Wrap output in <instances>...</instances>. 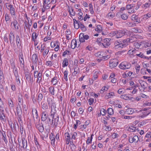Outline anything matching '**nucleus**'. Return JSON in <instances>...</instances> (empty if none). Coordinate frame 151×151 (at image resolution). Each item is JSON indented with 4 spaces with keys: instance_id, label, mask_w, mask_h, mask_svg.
<instances>
[{
    "instance_id": "obj_60",
    "label": "nucleus",
    "mask_w": 151,
    "mask_h": 151,
    "mask_svg": "<svg viewBox=\"0 0 151 151\" xmlns=\"http://www.w3.org/2000/svg\"><path fill=\"white\" fill-rule=\"evenodd\" d=\"M70 15L71 16H74L75 15V12L74 10H69Z\"/></svg>"
},
{
    "instance_id": "obj_57",
    "label": "nucleus",
    "mask_w": 151,
    "mask_h": 151,
    "mask_svg": "<svg viewBox=\"0 0 151 151\" xmlns=\"http://www.w3.org/2000/svg\"><path fill=\"white\" fill-rule=\"evenodd\" d=\"M80 122V121L78 120H76V123L74 125V129L75 130L76 129L77 127V126H78V124Z\"/></svg>"
},
{
    "instance_id": "obj_29",
    "label": "nucleus",
    "mask_w": 151,
    "mask_h": 151,
    "mask_svg": "<svg viewBox=\"0 0 151 151\" xmlns=\"http://www.w3.org/2000/svg\"><path fill=\"white\" fill-rule=\"evenodd\" d=\"M32 112L33 117H35L37 118L38 116L37 110L35 109H33L32 110Z\"/></svg>"
},
{
    "instance_id": "obj_50",
    "label": "nucleus",
    "mask_w": 151,
    "mask_h": 151,
    "mask_svg": "<svg viewBox=\"0 0 151 151\" xmlns=\"http://www.w3.org/2000/svg\"><path fill=\"white\" fill-rule=\"evenodd\" d=\"M86 127L87 125L86 124L81 125L80 126V128L82 131L86 129Z\"/></svg>"
},
{
    "instance_id": "obj_56",
    "label": "nucleus",
    "mask_w": 151,
    "mask_h": 151,
    "mask_svg": "<svg viewBox=\"0 0 151 151\" xmlns=\"http://www.w3.org/2000/svg\"><path fill=\"white\" fill-rule=\"evenodd\" d=\"M80 27L82 29L83 31H85L86 30V28L84 26V25L82 24H81L80 25Z\"/></svg>"
},
{
    "instance_id": "obj_1",
    "label": "nucleus",
    "mask_w": 151,
    "mask_h": 151,
    "mask_svg": "<svg viewBox=\"0 0 151 151\" xmlns=\"http://www.w3.org/2000/svg\"><path fill=\"white\" fill-rule=\"evenodd\" d=\"M128 31L126 30H119V31L112 32L111 33L112 36H116V37L118 38L122 37L125 35H127Z\"/></svg>"
},
{
    "instance_id": "obj_55",
    "label": "nucleus",
    "mask_w": 151,
    "mask_h": 151,
    "mask_svg": "<svg viewBox=\"0 0 151 151\" xmlns=\"http://www.w3.org/2000/svg\"><path fill=\"white\" fill-rule=\"evenodd\" d=\"M94 101V99L93 98H90L88 100V102L90 105L93 104Z\"/></svg>"
},
{
    "instance_id": "obj_42",
    "label": "nucleus",
    "mask_w": 151,
    "mask_h": 151,
    "mask_svg": "<svg viewBox=\"0 0 151 151\" xmlns=\"http://www.w3.org/2000/svg\"><path fill=\"white\" fill-rule=\"evenodd\" d=\"M42 73L40 72V71L38 72V74L37 76V81H40L42 79Z\"/></svg>"
},
{
    "instance_id": "obj_13",
    "label": "nucleus",
    "mask_w": 151,
    "mask_h": 151,
    "mask_svg": "<svg viewBox=\"0 0 151 151\" xmlns=\"http://www.w3.org/2000/svg\"><path fill=\"white\" fill-rule=\"evenodd\" d=\"M26 18L27 20V21H25L24 22V24L25 25L24 27H26L27 29L28 28H29V27L31 26V24H30L29 23V20L28 18L27 17V14H26L25 15Z\"/></svg>"
},
{
    "instance_id": "obj_34",
    "label": "nucleus",
    "mask_w": 151,
    "mask_h": 151,
    "mask_svg": "<svg viewBox=\"0 0 151 151\" xmlns=\"http://www.w3.org/2000/svg\"><path fill=\"white\" fill-rule=\"evenodd\" d=\"M128 40H129L128 38L124 40L123 41L122 43L123 44V45H124V47H125L128 45L129 44V43H130L129 41Z\"/></svg>"
},
{
    "instance_id": "obj_4",
    "label": "nucleus",
    "mask_w": 151,
    "mask_h": 151,
    "mask_svg": "<svg viewBox=\"0 0 151 151\" xmlns=\"http://www.w3.org/2000/svg\"><path fill=\"white\" fill-rule=\"evenodd\" d=\"M131 64L127 62H123L119 65V68L123 70L129 69L131 67Z\"/></svg>"
},
{
    "instance_id": "obj_6",
    "label": "nucleus",
    "mask_w": 151,
    "mask_h": 151,
    "mask_svg": "<svg viewBox=\"0 0 151 151\" xmlns=\"http://www.w3.org/2000/svg\"><path fill=\"white\" fill-rule=\"evenodd\" d=\"M79 45V42H78L77 43L76 39H74L72 40L71 44V47L72 49H74L76 47H78Z\"/></svg>"
},
{
    "instance_id": "obj_21",
    "label": "nucleus",
    "mask_w": 151,
    "mask_h": 151,
    "mask_svg": "<svg viewBox=\"0 0 151 151\" xmlns=\"http://www.w3.org/2000/svg\"><path fill=\"white\" fill-rule=\"evenodd\" d=\"M93 136V134H92L90 137H89L88 138L86 141L87 145H89L91 143Z\"/></svg>"
},
{
    "instance_id": "obj_24",
    "label": "nucleus",
    "mask_w": 151,
    "mask_h": 151,
    "mask_svg": "<svg viewBox=\"0 0 151 151\" xmlns=\"http://www.w3.org/2000/svg\"><path fill=\"white\" fill-rule=\"evenodd\" d=\"M16 42L17 47H20L21 43L19 37L18 35H17L16 37Z\"/></svg>"
},
{
    "instance_id": "obj_62",
    "label": "nucleus",
    "mask_w": 151,
    "mask_h": 151,
    "mask_svg": "<svg viewBox=\"0 0 151 151\" xmlns=\"http://www.w3.org/2000/svg\"><path fill=\"white\" fill-rule=\"evenodd\" d=\"M150 5V4H149V3H146L145 4L143 5V6L144 7H143V8H144L145 9H147L148 8L149 6Z\"/></svg>"
},
{
    "instance_id": "obj_51",
    "label": "nucleus",
    "mask_w": 151,
    "mask_h": 151,
    "mask_svg": "<svg viewBox=\"0 0 151 151\" xmlns=\"http://www.w3.org/2000/svg\"><path fill=\"white\" fill-rule=\"evenodd\" d=\"M47 47H46L45 45H42L40 47V51L41 52H43L47 49Z\"/></svg>"
},
{
    "instance_id": "obj_5",
    "label": "nucleus",
    "mask_w": 151,
    "mask_h": 151,
    "mask_svg": "<svg viewBox=\"0 0 151 151\" xmlns=\"http://www.w3.org/2000/svg\"><path fill=\"white\" fill-rule=\"evenodd\" d=\"M118 64L117 60L116 59H114L110 60L109 65L111 68H113L116 67Z\"/></svg>"
},
{
    "instance_id": "obj_53",
    "label": "nucleus",
    "mask_w": 151,
    "mask_h": 151,
    "mask_svg": "<svg viewBox=\"0 0 151 151\" xmlns=\"http://www.w3.org/2000/svg\"><path fill=\"white\" fill-rule=\"evenodd\" d=\"M106 127L105 130L107 131H111L112 130L111 127L110 126L105 125Z\"/></svg>"
},
{
    "instance_id": "obj_58",
    "label": "nucleus",
    "mask_w": 151,
    "mask_h": 151,
    "mask_svg": "<svg viewBox=\"0 0 151 151\" xmlns=\"http://www.w3.org/2000/svg\"><path fill=\"white\" fill-rule=\"evenodd\" d=\"M86 50H88L89 51H91L93 50V47L91 45H89L86 47Z\"/></svg>"
},
{
    "instance_id": "obj_25",
    "label": "nucleus",
    "mask_w": 151,
    "mask_h": 151,
    "mask_svg": "<svg viewBox=\"0 0 151 151\" xmlns=\"http://www.w3.org/2000/svg\"><path fill=\"white\" fill-rule=\"evenodd\" d=\"M135 53H136L135 50L130 49L128 51L127 54L129 55L135 56Z\"/></svg>"
},
{
    "instance_id": "obj_59",
    "label": "nucleus",
    "mask_w": 151,
    "mask_h": 151,
    "mask_svg": "<svg viewBox=\"0 0 151 151\" xmlns=\"http://www.w3.org/2000/svg\"><path fill=\"white\" fill-rule=\"evenodd\" d=\"M121 17L122 19L124 20H126L128 18V16L125 14H122Z\"/></svg>"
},
{
    "instance_id": "obj_3",
    "label": "nucleus",
    "mask_w": 151,
    "mask_h": 151,
    "mask_svg": "<svg viewBox=\"0 0 151 151\" xmlns=\"http://www.w3.org/2000/svg\"><path fill=\"white\" fill-rule=\"evenodd\" d=\"M47 102L49 107L51 108V114H54L56 112V105L55 103L50 99H48Z\"/></svg>"
},
{
    "instance_id": "obj_63",
    "label": "nucleus",
    "mask_w": 151,
    "mask_h": 151,
    "mask_svg": "<svg viewBox=\"0 0 151 151\" xmlns=\"http://www.w3.org/2000/svg\"><path fill=\"white\" fill-rule=\"evenodd\" d=\"M9 106L10 107H13V102L11 99H10L9 101Z\"/></svg>"
},
{
    "instance_id": "obj_14",
    "label": "nucleus",
    "mask_w": 151,
    "mask_h": 151,
    "mask_svg": "<svg viewBox=\"0 0 151 151\" xmlns=\"http://www.w3.org/2000/svg\"><path fill=\"white\" fill-rule=\"evenodd\" d=\"M16 29H18L20 27L19 25L16 20H14L12 23Z\"/></svg>"
},
{
    "instance_id": "obj_43",
    "label": "nucleus",
    "mask_w": 151,
    "mask_h": 151,
    "mask_svg": "<svg viewBox=\"0 0 151 151\" xmlns=\"http://www.w3.org/2000/svg\"><path fill=\"white\" fill-rule=\"evenodd\" d=\"M120 98L121 99H122L126 100H128L129 99V96L127 95H122L120 96Z\"/></svg>"
},
{
    "instance_id": "obj_33",
    "label": "nucleus",
    "mask_w": 151,
    "mask_h": 151,
    "mask_svg": "<svg viewBox=\"0 0 151 151\" xmlns=\"http://www.w3.org/2000/svg\"><path fill=\"white\" fill-rule=\"evenodd\" d=\"M71 138L74 140L76 139V137L77 136V134L76 132H73L71 133Z\"/></svg>"
},
{
    "instance_id": "obj_44",
    "label": "nucleus",
    "mask_w": 151,
    "mask_h": 151,
    "mask_svg": "<svg viewBox=\"0 0 151 151\" xmlns=\"http://www.w3.org/2000/svg\"><path fill=\"white\" fill-rule=\"evenodd\" d=\"M127 24L129 27H132L136 26V23L133 22H127Z\"/></svg>"
},
{
    "instance_id": "obj_9",
    "label": "nucleus",
    "mask_w": 151,
    "mask_h": 151,
    "mask_svg": "<svg viewBox=\"0 0 151 151\" xmlns=\"http://www.w3.org/2000/svg\"><path fill=\"white\" fill-rule=\"evenodd\" d=\"M139 140V137L137 136H134V137H130L129 138V141L130 143L133 142H137Z\"/></svg>"
},
{
    "instance_id": "obj_11",
    "label": "nucleus",
    "mask_w": 151,
    "mask_h": 151,
    "mask_svg": "<svg viewBox=\"0 0 151 151\" xmlns=\"http://www.w3.org/2000/svg\"><path fill=\"white\" fill-rule=\"evenodd\" d=\"M47 117L46 111H44L42 113L41 120L42 121H45L47 119Z\"/></svg>"
},
{
    "instance_id": "obj_35",
    "label": "nucleus",
    "mask_w": 151,
    "mask_h": 151,
    "mask_svg": "<svg viewBox=\"0 0 151 151\" xmlns=\"http://www.w3.org/2000/svg\"><path fill=\"white\" fill-rule=\"evenodd\" d=\"M49 90L50 93L52 95H54L55 94L54 92V88L53 87H51L49 88Z\"/></svg>"
},
{
    "instance_id": "obj_36",
    "label": "nucleus",
    "mask_w": 151,
    "mask_h": 151,
    "mask_svg": "<svg viewBox=\"0 0 151 151\" xmlns=\"http://www.w3.org/2000/svg\"><path fill=\"white\" fill-rule=\"evenodd\" d=\"M136 127H134L133 126H130L128 128V130L130 132H135L136 131Z\"/></svg>"
},
{
    "instance_id": "obj_18",
    "label": "nucleus",
    "mask_w": 151,
    "mask_h": 151,
    "mask_svg": "<svg viewBox=\"0 0 151 151\" xmlns=\"http://www.w3.org/2000/svg\"><path fill=\"white\" fill-rule=\"evenodd\" d=\"M65 140L66 141V144H68L69 143V141L70 139V135L68 133H66L65 134Z\"/></svg>"
},
{
    "instance_id": "obj_12",
    "label": "nucleus",
    "mask_w": 151,
    "mask_h": 151,
    "mask_svg": "<svg viewBox=\"0 0 151 151\" xmlns=\"http://www.w3.org/2000/svg\"><path fill=\"white\" fill-rule=\"evenodd\" d=\"M115 96L114 93L113 92H111L107 93L105 97L106 99L113 98Z\"/></svg>"
},
{
    "instance_id": "obj_7",
    "label": "nucleus",
    "mask_w": 151,
    "mask_h": 151,
    "mask_svg": "<svg viewBox=\"0 0 151 151\" xmlns=\"http://www.w3.org/2000/svg\"><path fill=\"white\" fill-rule=\"evenodd\" d=\"M110 40L108 38H105L102 40V44L105 47H106L110 44Z\"/></svg>"
},
{
    "instance_id": "obj_40",
    "label": "nucleus",
    "mask_w": 151,
    "mask_h": 151,
    "mask_svg": "<svg viewBox=\"0 0 151 151\" xmlns=\"http://www.w3.org/2000/svg\"><path fill=\"white\" fill-rule=\"evenodd\" d=\"M132 31L134 32L141 33L142 32V31L140 29H138L136 28L132 29Z\"/></svg>"
},
{
    "instance_id": "obj_37",
    "label": "nucleus",
    "mask_w": 151,
    "mask_h": 151,
    "mask_svg": "<svg viewBox=\"0 0 151 151\" xmlns=\"http://www.w3.org/2000/svg\"><path fill=\"white\" fill-rule=\"evenodd\" d=\"M38 36V34L35 32H34L32 35V40L34 42H35V39H36Z\"/></svg>"
},
{
    "instance_id": "obj_15",
    "label": "nucleus",
    "mask_w": 151,
    "mask_h": 151,
    "mask_svg": "<svg viewBox=\"0 0 151 151\" xmlns=\"http://www.w3.org/2000/svg\"><path fill=\"white\" fill-rule=\"evenodd\" d=\"M109 88V86L107 85L102 87L100 91V93H102L104 92L107 91Z\"/></svg>"
},
{
    "instance_id": "obj_41",
    "label": "nucleus",
    "mask_w": 151,
    "mask_h": 151,
    "mask_svg": "<svg viewBox=\"0 0 151 151\" xmlns=\"http://www.w3.org/2000/svg\"><path fill=\"white\" fill-rule=\"evenodd\" d=\"M107 16L109 19H111L113 18L114 17L115 14L113 13L110 12L108 14Z\"/></svg>"
},
{
    "instance_id": "obj_22",
    "label": "nucleus",
    "mask_w": 151,
    "mask_h": 151,
    "mask_svg": "<svg viewBox=\"0 0 151 151\" xmlns=\"http://www.w3.org/2000/svg\"><path fill=\"white\" fill-rule=\"evenodd\" d=\"M19 60L21 67H24V63L23 57L22 55H20L19 56Z\"/></svg>"
},
{
    "instance_id": "obj_30",
    "label": "nucleus",
    "mask_w": 151,
    "mask_h": 151,
    "mask_svg": "<svg viewBox=\"0 0 151 151\" xmlns=\"http://www.w3.org/2000/svg\"><path fill=\"white\" fill-rule=\"evenodd\" d=\"M136 55L138 57L142 58H146V57L141 52H140L139 53H136H136H135V56Z\"/></svg>"
},
{
    "instance_id": "obj_26",
    "label": "nucleus",
    "mask_w": 151,
    "mask_h": 151,
    "mask_svg": "<svg viewBox=\"0 0 151 151\" xmlns=\"http://www.w3.org/2000/svg\"><path fill=\"white\" fill-rule=\"evenodd\" d=\"M49 47H47V49L43 51L42 55L44 57H45L48 54L49 52Z\"/></svg>"
},
{
    "instance_id": "obj_54",
    "label": "nucleus",
    "mask_w": 151,
    "mask_h": 151,
    "mask_svg": "<svg viewBox=\"0 0 151 151\" xmlns=\"http://www.w3.org/2000/svg\"><path fill=\"white\" fill-rule=\"evenodd\" d=\"M83 34H81L79 36L80 41L81 42H83L84 41V39L82 37Z\"/></svg>"
},
{
    "instance_id": "obj_39",
    "label": "nucleus",
    "mask_w": 151,
    "mask_h": 151,
    "mask_svg": "<svg viewBox=\"0 0 151 151\" xmlns=\"http://www.w3.org/2000/svg\"><path fill=\"white\" fill-rule=\"evenodd\" d=\"M6 6L8 9H12L14 8L9 3H6Z\"/></svg>"
},
{
    "instance_id": "obj_49",
    "label": "nucleus",
    "mask_w": 151,
    "mask_h": 151,
    "mask_svg": "<svg viewBox=\"0 0 151 151\" xmlns=\"http://www.w3.org/2000/svg\"><path fill=\"white\" fill-rule=\"evenodd\" d=\"M108 113L109 115H112L113 114V110L111 108H109L108 109Z\"/></svg>"
},
{
    "instance_id": "obj_19",
    "label": "nucleus",
    "mask_w": 151,
    "mask_h": 151,
    "mask_svg": "<svg viewBox=\"0 0 151 151\" xmlns=\"http://www.w3.org/2000/svg\"><path fill=\"white\" fill-rule=\"evenodd\" d=\"M68 60L66 58L64 59L62 63V67L65 68L68 66Z\"/></svg>"
},
{
    "instance_id": "obj_46",
    "label": "nucleus",
    "mask_w": 151,
    "mask_h": 151,
    "mask_svg": "<svg viewBox=\"0 0 151 151\" xmlns=\"http://www.w3.org/2000/svg\"><path fill=\"white\" fill-rule=\"evenodd\" d=\"M106 111L104 109L102 108L101 109L100 111L101 114L104 116L105 115Z\"/></svg>"
},
{
    "instance_id": "obj_38",
    "label": "nucleus",
    "mask_w": 151,
    "mask_h": 151,
    "mask_svg": "<svg viewBox=\"0 0 151 151\" xmlns=\"http://www.w3.org/2000/svg\"><path fill=\"white\" fill-rule=\"evenodd\" d=\"M99 71H96L93 73V78L94 80H96L98 77V75L99 73Z\"/></svg>"
},
{
    "instance_id": "obj_28",
    "label": "nucleus",
    "mask_w": 151,
    "mask_h": 151,
    "mask_svg": "<svg viewBox=\"0 0 151 151\" xmlns=\"http://www.w3.org/2000/svg\"><path fill=\"white\" fill-rule=\"evenodd\" d=\"M95 31L98 32H100L102 30V28L100 25H98L96 28L95 29Z\"/></svg>"
},
{
    "instance_id": "obj_45",
    "label": "nucleus",
    "mask_w": 151,
    "mask_h": 151,
    "mask_svg": "<svg viewBox=\"0 0 151 151\" xmlns=\"http://www.w3.org/2000/svg\"><path fill=\"white\" fill-rule=\"evenodd\" d=\"M118 93L119 94H122L124 93L125 90L124 89L122 88L119 89L117 91Z\"/></svg>"
},
{
    "instance_id": "obj_23",
    "label": "nucleus",
    "mask_w": 151,
    "mask_h": 151,
    "mask_svg": "<svg viewBox=\"0 0 151 151\" xmlns=\"http://www.w3.org/2000/svg\"><path fill=\"white\" fill-rule=\"evenodd\" d=\"M128 41L130 42H132L135 41H136L137 38L135 37V36L134 35L133 37H131L128 38Z\"/></svg>"
},
{
    "instance_id": "obj_27",
    "label": "nucleus",
    "mask_w": 151,
    "mask_h": 151,
    "mask_svg": "<svg viewBox=\"0 0 151 151\" xmlns=\"http://www.w3.org/2000/svg\"><path fill=\"white\" fill-rule=\"evenodd\" d=\"M9 40L11 42L13 41L14 38V35L12 32H11L9 35Z\"/></svg>"
},
{
    "instance_id": "obj_64",
    "label": "nucleus",
    "mask_w": 151,
    "mask_h": 151,
    "mask_svg": "<svg viewBox=\"0 0 151 151\" xmlns=\"http://www.w3.org/2000/svg\"><path fill=\"white\" fill-rule=\"evenodd\" d=\"M142 65L144 68L147 69V67L149 66V64L145 62L142 63Z\"/></svg>"
},
{
    "instance_id": "obj_17",
    "label": "nucleus",
    "mask_w": 151,
    "mask_h": 151,
    "mask_svg": "<svg viewBox=\"0 0 151 151\" xmlns=\"http://www.w3.org/2000/svg\"><path fill=\"white\" fill-rule=\"evenodd\" d=\"M125 113L127 114H132L134 111V110L133 109L128 108L127 109H125Z\"/></svg>"
},
{
    "instance_id": "obj_2",
    "label": "nucleus",
    "mask_w": 151,
    "mask_h": 151,
    "mask_svg": "<svg viewBox=\"0 0 151 151\" xmlns=\"http://www.w3.org/2000/svg\"><path fill=\"white\" fill-rule=\"evenodd\" d=\"M110 51L107 50L106 52H99L95 54V55L97 57L100 58H102L104 60H107L109 58L110 56L109 55H106V53H110Z\"/></svg>"
},
{
    "instance_id": "obj_31",
    "label": "nucleus",
    "mask_w": 151,
    "mask_h": 151,
    "mask_svg": "<svg viewBox=\"0 0 151 151\" xmlns=\"http://www.w3.org/2000/svg\"><path fill=\"white\" fill-rule=\"evenodd\" d=\"M51 82L53 85H56L58 83L57 78L55 77L52 78L51 81Z\"/></svg>"
},
{
    "instance_id": "obj_32",
    "label": "nucleus",
    "mask_w": 151,
    "mask_h": 151,
    "mask_svg": "<svg viewBox=\"0 0 151 151\" xmlns=\"http://www.w3.org/2000/svg\"><path fill=\"white\" fill-rule=\"evenodd\" d=\"M64 74V79L66 81H68V71L67 70H65L64 72H63Z\"/></svg>"
},
{
    "instance_id": "obj_8",
    "label": "nucleus",
    "mask_w": 151,
    "mask_h": 151,
    "mask_svg": "<svg viewBox=\"0 0 151 151\" xmlns=\"http://www.w3.org/2000/svg\"><path fill=\"white\" fill-rule=\"evenodd\" d=\"M139 82L140 84L141 87L139 88L140 90H144L146 88L147 83L142 80H139Z\"/></svg>"
},
{
    "instance_id": "obj_61",
    "label": "nucleus",
    "mask_w": 151,
    "mask_h": 151,
    "mask_svg": "<svg viewBox=\"0 0 151 151\" xmlns=\"http://www.w3.org/2000/svg\"><path fill=\"white\" fill-rule=\"evenodd\" d=\"M151 134V132H148L145 135V138H149L150 137V136Z\"/></svg>"
},
{
    "instance_id": "obj_47",
    "label": "nucleus",
    "mask_w": 151,
    "mask_h": 151,
    "mask_svg": "<svg viewBox=\"0 0 151 151\" xmlns=\"http://www.w3.org/2000/svg\"><path fill=\"white\" fill-rule=\"evenodd\" d=\"M134 46L135 48H139L140 47V45L137 42H135L134 44Z\"/></svg>"
},
{
    "instance_id": "obj_10",
    "label": "nucleus",
    "mask_w": 151,
    "mask_h": 151,
    "mask_svg": "<svg viewBox=\"0 0 151 151\" xmlns=\"http://www.w3.org/2000/svg\"><path fill=\"white\" fill-rule=\"evenodd\" d=\"M124 45L122 43H120V42L116 41L115 43V49H119L125 47H124Z\"/></svg>"
},
{
    "instance_id": "obj_20",
    "label": "nucleus",
    "mask_w": 151,
    "mask_h": 151,
    "mask_svg": "<svg viewBox=\"0 0 151 151\" xmlns=\"http://www.w3.org/2000/svg\"><path fill=\"white\" fill-rule=\"evenodd\" d=\"M32 59L34 63H36L38 59L37 55L35 54L33 55L32 56Z\"/></svg>"
},
{
    "instance_id": "obj_52",
    "label": "nucleus",
    "mask_w": 151,
    "mask_h": 151,
    "mask_svg": "<svg viewBox=\"0 0 151 151\" xmlns=\"http://www.w3.org/2000/svg\"><path fill=\"white\" fill-rule=\"evenodd\" d=\"M42 108L44 109H48V107L46 103H44L42 105Z\"/></svg>"
},
{
    "instance_id": "obj_48",
    "label": "nucleus",
    "mask_w": 151,
    "mask_h": 151,
    "mask_svg": "<svg viewBox=\"0 0 151 151\" xmlns=\"http://www.w3.org/2000/svg\"><path fill=\"white\" fill-rule=\"evenodd\" d=\"M126 9H134V7H133L132 5H127Z\"/></svg>"
},
{
    "instance_id": "obj_16",
    "label": "nucleus",
    "mask_w": 151,
    "mask_h": 151,
    "mask_svg": "<svg viewBox=\"0 0 151 151\" xmlns=\"http://www.w3.org/2000/svg\"><path fill=\"white\" fill-rule=\"evenodd\" d=\"M49 138L51 141V143L52 144L54 145L55 142V136L53 134L51 133L49 135Z\"/></svg>"
}]
</instances>
